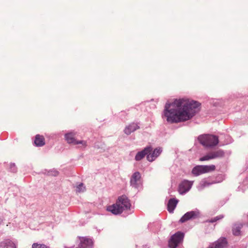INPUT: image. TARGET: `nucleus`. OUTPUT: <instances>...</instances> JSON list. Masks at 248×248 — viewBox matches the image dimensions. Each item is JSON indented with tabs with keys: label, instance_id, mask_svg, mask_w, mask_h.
I'll return each instance as SVG.
<instances>
[{
	"label": "nucleus",
	"instance_id": "aec40b11",
	"mask_svg": "<svg viewBox=\"0 0 248 248\" xmlns=\"http://www.w3.org/2000/svg\"><path fill=\"white\" fill-rule=\"evenodd\" d=\"M223 217H224L223 216L219 215V216H217L211 219L207 220L206 221V222L213 223V222H216L217 221L223 218Z\"/></svg>",
	"mask_w": 248,
	"mask_h": 248
},
{
	"label": "nucleus",
	"instance_id": "dca6fc26",
	"mask_svg": "<svg viewBox=\"0 0 248 248\" xmlns=\"http://www.w3.org/2000/svg\"><path fill=\"white\" fill-rule=\"evenodd\" d=\"M178 202V200L175 199H170L169 201L167 208L168 211L170 213H173V210L175 208Z\"/></svg>",
	"mask_w": 248,
	"mask_h": 248
},
{
	"label": "nucleus",
	"instance_id": "6e6552de",
	"mask_svg": "<svg viewBox=\"0 0 248 248\" xmlns=\"http://www.w3.org/2000/svg\"><path fill=\"white\" fill-rule=\"evenodd\" d=\"M75 133H69L65 134V139L67 140V142L69 143H72L73 144H81L84 146H86V142L83 140H79L78 141L75 139Z\"/></svg>",
	"mask_w": 248,
	"mask_h": 248
},
{
	"label": "nucleus",
	"instance_id": "ddd939ff",
	"mask_svg": "<svg viewBox=\"0 0 248 248\" xmlns=\"http://www.w3.org/2000/svg\"><path fill=\"white\" fill-rule=\"evenodd\" d=\"M139 128L140 127L137 124L133 123L125 127L124 132L125 134L128 135Z\"/></svg>",
	"mask_w": 248,
	"mask_h": 248
},
{
	"label": "nucleus",
	"instance_id": "f03ea898",
	"mask_svg": "<svg viewBox=\"0 0 248 248\" xmlns=\"http://www.w3.org/2000/svg\"><path fill=\"white\" fill-rule=\"evenodd\" d=\"M131 203L127 197L124 195L119 196L115 203L107 207V211L114 215H119L124 210L130 209Z\"/></svg>",
	"mask_w": 248,
	"mask_h": 248
},
{
	"label": "nucleus",
	"instance_id": "f257e3e1",
	"mask_svg": "<svg viewBox=\"0 0 248 248\" xmlns=\"http://www.w3.org/2000/svg\"><path fill=\"white\" fill-rule=\"evenodd\" d=\"M200 106V103L196 101L184 98L175 99L171 103L166 104L162 117L171 124L186 121L194 115Z\"/></svg>",
	"mask_w": 248,
	"mask_h": 248
},
{
	"label": "nucleus",
	"instance_id": "0eeeda50",
	"mask_svg": "<svg viewBox=\"0 0 248 248\" xmlns=\"http://www.w3.org/2000/svg\"><path fill=\"white\" fill-rule=\"evenodd\" d=\"M193 185L192 181L185 180L179 186L178 192L180 194H184L188 192Z\"/></svg>",
	"mask_w": 248,
	"mask_h": 248
},
{
	"label": "nucleus",
	"instance_id": "a211bd4d",
	"mask_svg": "<svg viewBox=\"0 0 248 248\" xmlns=\"http://www.w3.org/2000/svg\"><path fill=\"white\" fill-rule=\"evenodd\" d=\"M0 246H3L6 248H16V245L9 239L5 240L0 243Z\"/></svg>",
	"mask_w": 248,
	"mask_h": 248
},
{
	"label": "nucleus",
	"instance_id": "6ab92c4d",
	"mask_svg": "<svg viewBox=\"0 0 248 248\" xmlns=\"http://www.w3.org/2000/svg\"><path fill=\"white\" fill-rule=\"evenodd\" d=\"M242 225H235L232 228V232L234 235L238 236L240 234V229Z\"/></svg>",
	"mask_w": 248,
	"mask_h": 248
},
{
	"label": "nucleus",
	"instance_id": "9b49d317",
	"mask_svg": "<svg viewBox=\"0 0 248 248\" xmlns=\"http://www.w3.org/2000/svg\"><path fill=\"white\" fill-rule=\"evenodd\" d=\"M162 152L160 148H157L155 149L152 152V151L148 154L147 155V159L150 162H152L155 159V158L159 155Z\"/></svg>",
	"mask_w": 248,
	"mask_h": 248
},
{
	"label": "nucleus",
	"instance_id": "9d476101",
	"mask_svg": "<svg viewBox=\"0 0 248 248\" xmlns=\"http://www.w3.org/2000/svg\"><path fill=\"white\" fill-rule=\"evenodd\" d=\"M93 241L91 239L82 237L80 238V243L76 248H92Z\"/></svg>",
	"mask_w": 248,
	"mask_h": 248
},
{
	"label": "nucleus",
	"instance_id": "f8f14e48",
	"mask_svg": "<svg viewBox=\"0 0 248 248\" xmlns=\"http://www.w3.org/2000/svg\"><path fill=\"white\" fill-rule=\"evenodd\" d=\"M151 151H152V148L151 146H148L145 148L143 150L138 152L135 156V160L137 161H140L146 155H147Z\"/></svg>",
	"mask_w": 248,
	"mask_h": 248
},
{
	"label": "nucleus",
	"instance_id": "7ed1b4c3",
	"mask_svg": "<svg viewBox=\"0 0 248 248\" xmlns=\"http://www.w3.org/2000/svg\"><path fill=\"white\" fill-rule=\"evenodd\" d=\"M200 142L206 147H213L218 143V137L212 135H204L199 137Z\"/></svg>",
	"mask_w": 248,
	"mask_h": 248
},
{
	"label": "nucleus",
	"instance_id": "412c9836",
	"mask_svg": "<svg viewBox=\"0 0 248 248\" xmlns=\"http://www.w3.org/2000/svg\"><path fill=\"white\" fill-rule=\"evenodd\" d=\"M32 248H49V247L44 244L33 243L32 245Z\"/></svg>",
	"mask_w": 248,
	"mask_h": 248
},
{
	"label": "nucleus",
	"instance_id": "20e7f679",
	"mask_svg": "<svg viewBox=\"0 0 248 248\" xmlns=\"http://www.w3.org/2000/svg\"><path fill=\"white\" fill-rule=\"evenodd\" d=\"M216 167L214 165H197L194 167L192 170L193 175L197 176L200 175L214 171Z\"/></svg>",
	"mask_w": 248,
	"mask_h": 248
},
{
	"label": "nucleus",
	"instance_id": "423d86ee",
	"mask_svg": "<svg viewBox=\"0 0 248 248\" xmlns=\"http://www.w3.org/2000/svg\"><path fill=\"white\" fill-rule=\"evenodd\" d=\"M184 234L181 232H177L173 234L169 242V246L170 248H176L179 244L182 241Z\"/></svg>",
	"mask_w": 248,
	"mask_h": 248
},
{
	"label": "nucleus",
	"instance_id": "2eb2a0df",
	"mask_svg": "<svg viewBox=\"0 0 248 248\" xmlns=\"http://www.w3.org/2000/svg\"><path fill=\"white\" fill-rule=\"evenodd\" d=\"M227 244V241L225 238L220 239L213 244L209 248H223Z\"/></svg>",
	"mask_w": 248,
	"mask_h": 248
},
{
	"label": "nucleus",
	"instance_id": "4be33fe9",
	"mask_svg": "<svg viewBox=\"0 0 248 248\" xmlns=\"http://www.w3.org/2000/svg\"><path fill=\"white\" fill-rule=\"evenodd\" d=\"M85 189V187L83 186L82 183H81L77 187V191L78 192H84Z\"/></svg>",
	"mask_w": 248,
	"mask_h": 248
},
{
	"label": "nucleus",
	"instance_id": "39448f33",
	"mask_svg": "<svg viewBox=\"0 0 248 248\" xmlns=\"http://www.w3.org/2000/svg\"><path fill=\"white\" fill-rule=\"evenodd\" d=\"M224 155V152L221 150L210 152L204 156L200 158L199 161H204L223 157Z\"/></svg>",
	"mask_w": 248,
	"mask_h": 248
},
{
	"label": "nucleus",
	"instance_id": "4468645a",
	"mask_svg": "<svg viewBox=\"0 0 248 248\" xmlns=\"http://www.w3.org/2000/svg\"><path fill=\"white\" fill-rule=\"evenodd\" d=\"M140 178L141 176L139 172L134 173L130 179L131 185L135 187H137L138 182L140 181Z\"/></svg>",
	"mask_w": 248,
	"mask_h": 248
},
{
	"label": "nucleus",
	"instance_id": "f3484780",
	"mask_svg": "<svg viewBox=\"0 0 248 248\" xmlns=\"http://www.w3.org/2000/svg\"><path fill=\"white\" fill-rule=\"evenodd\" d=\"M34 143L37 146H42L45 145V138L43 136L37 135L35 136Z\"/></svg>",
	"mask_w": 248,
	"mask_h": 248
},
{
	"label": "nucleus",
	"instance_id": "1a4fd4ad",
	"mask_svg": "<svg viewBox=\"0 0 248 248\" xmlns=\"http://www.w3.org/2000/svg\"><path fill=\"white\" fill-rule=\"evenodd\" d=\"M199 215V212L196 211H192L186 213L180 219V222L184 223L190 219H195Z\"/></svg>",
	"mask_w": 248,
	"mask_h": 248
}]
</instances>
